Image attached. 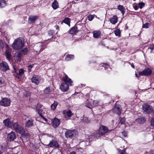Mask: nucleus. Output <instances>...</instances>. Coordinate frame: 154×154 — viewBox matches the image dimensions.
<instances>
[{
    "instance_id": "1",
    "label": "nucleus",
    "mask_w": 154,
    "mask_h": 154,
    "mask_svg": "<svg viewBox=\"0 0 154 154\" xmlns=\"http://www.w3.org/2000/svg\"><path fill=\"white\" fill-rule=\"evenodd\" d=\"M63 80L65 83L63 82L61 83L60 88L62 91L65 92L69 88L68 84H69L70 85H71L72 81L71 79L66 75L65 77L63 78Z\"/></svg>"
},
{
    "instance_id": "2",
    "label": "nucleus",
    "mask_w": 154,
    "mask_h": 154,
    "mask_svg": "<svg viewBox=\"0 0 154 154\" xmlns=\"http://www.w3.org/2000/svg\"><path fill=\"white\" fill-rule=\"evenodd\" d=\"M24 46L23 42L22 40L19 38L15 40L12 44L13 48L16 50H20Z\"/></svg>"
},
{
    "instance_id": "3",
    "label": "nucleus",
    "mask_w": 154,
    "mask_h": 154,
    "mask_svg": "<svg viewBox=\"0 0 154 154\" xmlns=\"http://www.w3.org/2000/svg\"><path fill=\"white\" fill-rule=\"evenodd\" d=\"M142 108L143 112L145 114H148L152 111V107L148 104H143L142 106Z\"/></svg>"
},
{
    "instance_id": "4",
    "label": "nucleus",
    "mask_w": 154,
    "mask_h": 154,
    "mask_svg": "<svg viewBox=\"0 0 154 154\" xmlns=\"http://www.w3.org/2000/svg\"><path fill=\"white\" fill-rule=\"evenodd\" d=\"M76 130H68L65 134V137L67 138H71L75 136L76 134Z\"/></svg>"
},
{
    "instance_id": "5",
    "label": "nucleus",
    "mask_w": 154,
    "mask_h": 154,
    "mask_svg": "<svg viewBox=\"0 0 154 154\" xmlns=\"http://www.w3.org/2000/svg\"><path fill=\"white\" fill-rule=\"evenodd\" d=\"M13 127L15 131L17 133L23 134L24 132V129L21 127L19 126L17 122H16L13 125Z\"/></svg>"
},
{
    "instance_id": "6",
    "label": "nucleus",
    "mask_w": 154,
    "mask_h": 154,
    "mask_svg": "<svg viewBox=\"0 0 154 154\" xmlns=\"http://www.w3.org/2000/svg\"><path fill=\"white\" fill-rule=\"evenodd\" d=\"M108 131V129L107 127L101 125L98 131V134L100 135L105 134Z\"/></svg>"
},
{
    "instance_id": "7",
    "label": "nucleus",
    "mask_w": 154,
    "mask_h": 154,
    "mask_svg": "<svg viewBox=\"0 0 154 154\" xmlns=\"http://www.w3.org/2000/svg\"><path fill=\"white\" fill-rule=\"evenodd\" d=\"M48 147L58 148L59 147L58 143L54 140H52L49 144L46 145Z\"/></svg>"
},
{
    "instance_id": "8",
    "label": "nucleus",
    "mask_w": 154,
    "mask_h": 154,
    "mask_svg": "<svg viewBox=\"0 0 154 154\" xmlns=\"http://www.w3.org/2000/svg\"><path fill=\"white\" fill-rule=\"evenodd\" d=\"M10 104V100L6 98H3L0 102V105L5 106H9Z\"/></svg>"
},
{
    "instance_id": "9",
    "label": "nucleus",
    "mask_w": 154,
    "mask_h": 154,
    "mask_svg": "<svg viewBox=\"0 0 154 154\" xmlns=\"http://www.w3.org/2000/svg\"><path fill=\"white\" fill-rule=\"evenodd\" d=\"M51 125L53 127L56 128L58 127L60 124V121L59 119L54 118L51 121Z\"/></svg>"
},
{
    "instance_id": "10",
    "label": "nucleus",
    "mask_w": 154,
    "mask_h": 154,
    "mask_svg": "<svg viewBox=\"0 0 154 154\" xmlns=\"http://www.w3.org/2000/svg\"><path fill=\"white\" fill-rule=\"evenodd\" d=\"M152 73V71L149 68H147L142 72L139 73V75H149Z\"/></svg>"
},
{
    "instance_id": "11",
    "label": "nucleus",
    "mask_w": 154,
    "mask_h": 154,
    "mask_svg": "<svg viewBox=\"0 0 154 154\" xmlns=\"http://www.w3.org/2000/svg\"><path fill=\"white\" fill-rule=\"evenodd\" d=\"M16 137L15 134L13 131H11L8 134V140L10 141H13Z\"/></svg>"
},
{
    "instance_id": "12",
    "label": "nucleus",
    "mask_w": 154,
    "mask_h": 154,
    "mask_svg": "<svg viewBox=\"0 0 154 154\" xmlns=\"http://www.w3.org/2000/svg\"><path fill=\"white\" fill-rule=\"evenodd\" d=\"M41 80V78L39 76L36 75H34L32 78V82L36 84H38Z\"/></svg>"
},
{
    "instance_id": "13",
    "label": "nucleus",
    "mask_w": 154,
    "mask_h": 154,
    "mask_svg": "<svg viewBox=\"0 0 154 154\" xmlns=\"http://www.w3.org/2000/svg\"><path fill=\"white\" fill-rule=\"evenodd\" d=\"M3 123L5 126L8 128H11L13 125V122L12 121H10V119H7L4 120Z\"/></svg>"
},
{
    "instance_id": "14",
    "label": "nucleus",
    "mask_w": 154,
    "mask_h": 154,
    "mask_svg": "<svg viewBox=\"0 0 154 154\" xmlns=\"http://www.w3.org/2000/svg\"><path fill=\"white\" fill-rule=\"evenodd\" d=\"M43 45V44L42 43H38L36 44L34 46V49L35 51L37 52L38 51L40 52L42 51L41 47Z\"/></svg>"
},
{
    "instance_id": "15",
    "label": "nucleus",
    "mask_w": 154,
    "mask_h": 154,
    "mask_svg": "<svg viewBox=\"0 0 154 154\" xmlns=\"http://www.w3.org/2000/svg\"><path fill=\"white\" fill-rule=\"evenodd\" d=\"M121 108L120 106L114 107L112 109V111L115 113L119 115L121 113Z\"/></svg>"
},
{
    "instance_id": "16",
    "label": "nucleus",
    "mask_w": 154,
    "mask_h": 154,
    "mask_svg": "<svg viewBox=\"0 0 154 154\" xmlns=\"http://www.w3.org/2000/svg\"><path fill=\"white\" fill-rule=\"evenodd\" d=\"M38 17L37 16H29V19L28 21L29 23H32L33 22H34V21L36 20Z\"/></svg>"
},
{
    "instance_id": "17",
    "label": "nucleus",
    "mask_w": 154,
    "mask_h": 154,
    "mask_svg": "<svg viewBox=\"0 0 154 154\" xmlns=\"http://www.w3.org/2000/svg\"><path fill=\"white\" fill-rule=\"evenodd\" d=\"M93 37L98 38H100V32L99 31H94L93 32Z\"/></svg>"
},
{
    "instance_id": "18",
    "label": "nucleus",
    "mask_w": 154,
    "mask_h": 154,
    "mask_svg": "<svg viewBox=\"0 0 154 154\" xmlns=\"http://www.w3.org/2000/svg\"><path fill=\"white\" fill-rule=\"evenodd\" d=\"M74 57V56L73 55L67 54L65 57V59L67 61H69L73 59Z\"/></svg>"
},
{
    "instance_id": "19",
    "label": "nucleus",
    "mask_w": 154,
    "mask_h": 154,
    "mask_svg": "<svg viewBox=\"0 0 154 154\" xmlns=\"http://www.w3.org/2000/svg\"><path fill=\"white\" fill-rule=\"evenodd\" d=\"M36 110L38 111V112L39 115L42 117V118L44 119L45 121H46L47 119L45 118L42 115L43 113L42 112V110L40 109H38L37 108H36Z\"/></svg>"
},
{
    "instance_id": "20",
    "label": "nucleus",
    "mask_w": 154,
    "mask_h": 154,
    "mask_svg": "<svg viewBox=\"0 0 154 154\" xmlns=\"http://www.w3.org/2000/svg\"><path fill=\"white\" fill-rule=\"evenodd\" d=\"M136 121L139 124H143L145 122V120L144 118L141 117L136 119Z\"/></svg>"
},
{
    "instance_id": "21",
    "label": "nucleus",
    "mask_w": 154,
    "mask_h": 154,
    "mask_svg": "<svg viewBox=\"0 0 154 154\" xmlns=\"http://www.w3.org/2000/svg\"><path fill=\"white\" fill-rule=\"evenodd\" d=\"M111 23L113 24H115L117 21V17L116 16H114L110 20Z\"/></svg>"
},
{
    "instance_id": "22",
    "label": "nucleus",
    "mask_w": 154,
    "mask_h": 154,
    "mask_svg": "<svg viewBox=\"0 0 154 154\" xmlns=\"http://www.w3.org/2000/svg\"><path fill=\"white\" fill-rule=\"evenodd\" d=\"M11 51V49H8V50L6 49L5 51V55L7 58L8 59H9L10 58V57L11 54L10 52Z\"/></svg>"
},
{
    "instance_id": "23",
    "label": "nucleus",
    "mask_w": 154,
    "mask_h": 154,
    "mask_svg": "<svg viewBox=\"0 0 154 154\" xmlns=\"http://www.w3.org/2000/svg\"><path fill=\"white\" fill-rule=\"evenodd\" d=\"M77 31V28L76 26L72 27L69 31V33L71 34H75Z\"/></svg>"
},
{
    "instance_id": "24",
    "label": "nucleus",
    "mask_w": 154,
    "mask_h": 154,
    "mask_svg": "<svg viewBox=\"0 0 154 154\" xmlns=\"http://www.w3.org/2000/svg\"><path fill=\"white\" fill-rule=\"evenodd\" d=\"M6 2L5 0H0V8H3L6 5Z\"/></svg>"
},
{
    "instance_id": "25",
    "label": "nucleus",
    "mask_w": 154,
    "mask_h": 154,
    "mask_svg": "<svg viewBox=\"0 0 154 154\" xmlns=\"http://www.w3.org/2000/svg\"><path fill=\"white\" fill-rule=\"evenodd\" d=\"M81 120L85 123H89L90 122V121L88 118L86 117H81Z\"/></svg>"
},
{
    "instance_id": "26",
    "label": "nucleus",
    "mask_w": 154,
    "mask_h": 154,
    "mask_svg": "<svg viewBox=\"0 0 154 154\" xmlns=\"http://www.w3.org/2000/svg\"><path fill=\"white\" fill-rule=\"evenodd\" d=\"M118 9L121 11L123 15L125 13V8L122 5H119L118 6Z\"/></svg>"
},
{
    "instance_id": "27",
    "label": "nucleus",
    "mask_w": 154,
    "mask_h": 154,
    "mask_svg": "<svg viewBox=\"0 0 154 154\" xmlns=\"http://www.w3.org/2000/svg\"><path fill=\"white\" fill-rule=\"evenodd\" d=\"M70 19L66 18L61 23V24H62L63 23H64L66 24L69 25L70 24Z\"/></svg>"
},
{
    "instance_id": "28",
    "label": "nucleus",
    "mask_w": 154,
    "mask_h": 154,
    "mask_svg": "<svg viewBox=\"0 0 154 154\" xmlns=\"http://www.w3.org/2000/svg\"><path fill=\"white\" fill-rule=\"evenodd\" d=\"M52 6L54 9H56L58 8V3L56 1H54L53 3Z\"/></svg>"
},
{
    "instance_id": "29",
    "label": "nucleus",
    "mask_w": 154,
    "mask_h": 154,
    "mask_svg": "<svg viewBox=\"0 0 154 154\" xmlns=\"http://www.w3.org/2000/svg\"><path fill=\"white\" fill-rule=\"evenodd\" d=\"M57 105V102L54 101V103L52 104L51 105V109L53 110H54L56 109Z\"/></svg>"
},
{
    "instance_id": "30",
    "label": "nucleus",
    "mask_w": 154,
    "mask_h": 154,
    "mask_svg": "<svg viewBox=\"0 0 154 154\" xmlns=\"http://www.w3.org/2000/svg\"><path fill=\"white\" fill-rule=\"evenodd\" d=\"M33 125V122L32 120H28L26 123V126L28 127H31Z\"/></svg>"
},
{
    "instance_id": "31",
    "label": "nucleus",
    "mask_w": 154,
    "mask_h": 154,
    "mask_svg": "<svg viewBox=\"0 0 154 154\" xmlns=\"http://www.w3.org/2000/svg\"><path fill=\"white\" fill-rule=\"evenodd\" d=\"M0 66L1 67H8L7 63L5 61H2V62L0 64Z\"/></svg>"
},
{
    "instance_id": "32",
    "label": "nucleus",
    "mask_w": 154,
    "mask_h": 154,
    "mask_svg": "<svg viewBox=\"0 0 154 154\" xmlns=\"http://www.w3.org/2000/svg\"><path fill=\"white\" fill-rule=\"evenodd\" d=\"M28 51V50L26 48H25L22 50L20 52L23 55L26 54Z\"/></svg>"
},
{
    "instance_id": "33",
    "label": "nucleus",
    "mask_w": 154,
    "mask_h": 154,
    "mask_svg": "<svg viewBox=\"0 0 154 154\" xmlns=\"http://www.w3.org/2000/svg\"><path fill=\"white\" fill-rule=\"evenodd\" d=\"M23 55L20 52L17 55L16 57V59L17 61H20L21 59V56Z\"/></svg>"
},
{
    "instance_id": "34",
    "label": "nucleus",
    "mask_w": 154,
    "mask_h": 154,
    "mask_svg": "<svg viewBox=\"0 0 154 154\" xmlns=\"http://www.w3.org/2000/svg\"><path fill=\"white\" fill-rule=\"evenodd\" d=\"M51 92L49 87H47L44 90V92L46 94H48Z\"/></svg>"
},
{
    "instance_id": "35",
    "label": "nucleus",
    "mask_w": 154,
    "mask_h": 154,
    "mask_svg": "<svg viewBox=\"0 0 154 154\" xmlns=\"http://www.w3.org/2000/svg\"><path fill=\"white\" fill-rule=\"evenodd\" d=\"M114 33L116 36H120V31L119 29H116L114 31Z\"/></svg>"
},
{
    "instance_id": "36",
    "label": "nucleus",
    "mask_w": 154,
    "mask_h": 154,
    "mask_svg": "<svg viewBox=\"0 0 154 154\" xmlns=\"http://www.w3.org/2000/svg\"><path fill=\"white\" fill-rule=\"evenodd\" d=\"M150 125L151 127L154 128V117L152 118L151 119Z\"/></svg>"
},
{
    "instance_id": "37",
    "label": "nucleus",
    "mask_w": 154,
    "mask_h": 154,
    "mask_svg": "<svg viewBox=\"0 0 154 154\" xmlns=\"http://www.w3.org/2000/svg\"><path fill=\"white\" fill-rule=\"evenodd\" d=\"M94 15H89L88 17V20L89 21H91L94 18Z\"/></svg>"
},
{
    "instance_id": "38",
    "label": "nucleus",
    "mask_w": 154,
    "mask_h": 154,
    "mask_svg": "<svg viewBox=\"0 0 154 154\" xmlns=\"http://www.w3.org/2000/svg\"><path fill=\"white\" fill-rule=\"evenodd\" d=\"M66 114L68 116L70 117L72 116V113L71 110H69L66 112Z\"/></svg>"
},
{
    "instance_id": "39",
    "label": "nucleus",
    "mask_w": 154,
    "mask_h": 154,
    "mask_svg": "<svg viewBox=\"0 0 154 154\" xmlns=\"http://www.w3.org/2000/svg\"><path fill=\"white\" fill-rule=\"evenodd\" d=\"M149 25L150 24L149 23H146L144 24H143V28H148Z\"/></svg>"
},
{
    "instance_id": "40",
    "label": "nucleus",
    "mask_w": 154,
    "mask_h": 154,
    "mask_svg": "<svg viewBox=\"0 0 154 154\" xmlns=\"http://www.w3.org/2000/svg\"><path fill=\"white\" fill-rule=\"evenodd\" d=\"M24 70L23 69H21L19 70V75H22L24 73Z\"/></svg>"
},
{
    "instance_id": "41",
    "label": "nucleus",
    "mask_w": 154,
    "mask_h": 154,
    "mask_svg": "<svg viewBox=\"0 0 154 154\" xmlns=\"http://www.w3.org/2000/svg\"><path fill=\"white\" fill-rule=\"evenodd\" d=\"M85 106L86 107L90 109H91L92 108L91 103H86Z\"/></svg>"
},
{
    "instance_id": "42",
    "label": "nucleus",
    "mask_w": 154,
    "mask_h": 154,
    "mask_svg": "<svg viewBox=\"0 0 154 154\" xmlns=\"http://www.w3.org/2000/svg\"><path fill=\"white\" fill-rule=\"evenodd\" d=\"M99 103V101L97 100H94L93 102V105L94 106H97Z\"/></svg>"
},
{
    "instance_id": "43",
    "label": "nucleus",
    "mask_w": 154,
    "mask_h": 154,
    "mask_svg": "<svg viewBox=\"0 0 154 154\" xmlns=\"http://www.w3.org/2000/svg\"><path fill=\"white\" fill-rule=\"evenodd\" d=\"M125 122V119L124 118H121L120 119V123L121 124H124Z\"/></svg>"
},
{
    "instance_id": "44",
    "label": "nucleus",
    "mask_w": 154,
    "mask_h": 154,
    "mask_svg": "<svg viewBox=\"0 0 154 154\" xmlns=\"http://www.w3.org/2000/svg\"><path fill=\"white\" fill-rule=\"evenodd\" d=\"M4 47L3 42L2 40H0V48L3 49Z\"/></svg>"
},
{
    "instance_id": "45",
    "label": "nucleus",
    "mask_w": 154,
    "mask_h": 154,
    "mask_svg": "<svg viewBox=\"0 0 154 154\" xmlns=\"http://www.w3.org/2000/svg\"><path fill=\"white\" fill-rule=\"evenodd\" d=\"M100 67H107L109 66L107 63H103L100 64Z\"/></svg>"
},
{
    "instance_id": "46",
    "label": "nucleus",
    "mask_w": 154,
    "mask_h": 154,
    "mask_svg": "<svg viewBox=\"0 0 154 154\" xmlns=\"http://www.w3.org/2000/svg\"><path fill=\"white\" fill-rule=\"evenodd\" d=\"M122 135L124 137H127L128 135L127 132L126 131H123L122 133Z\"/></svg>"
},
{
    "instance_id": "47",
    "label": "nucleus",
    "mask_w": 154,
    "mask_h": 154,
    "mask_svg": "<svg viewBox=\"0 0 154 154\" xmlns=\"http://www.w3.org/2000/svg\"><path fill=\"white\" fill-rule=\"evenodd\" d=\"M139 6L140 8H142L144 6V3L143 2H140L139 4Z\"/></svg>"
},
{
    "instance_id": "48",
    "label": "nucleus",
    "mask_w": 154,
    "mask_h": 154,
    "mask_svg": "<svg viewBox=\"0 0 154 154\" xmlns=\"http://www.w3.org/2000/svg\"><path fill=\"white\" fill-rule=\"evenodd\" d=\"M54 33V32L53 31L50 30L48 32V34L50 36L52 37Z\"/></svg>"
},
{
    "instance_id": "49",
    "label": "nucleus",
    "mask_w": 154,
    "mask_h": 154,
    "mask_svg": "<svg viewBox=\"0 0 154 154\" xmlns=\"http://www.w3.org/2000/svg\"><path fill=\"white\" fill-rule=\"evenodd\" d=\"M8 146V144L6 142H5V143H3L2 145V147L4 148H6Z\"/></svg>"
},
{
    "instance_id": "50",
    "label": "nucleus",
    "mask_w": 154,
    "mask_h": 154,
    "mask_svg": "<svg viewBox=\"0 0 154 154\" xmlns=\"http://www.w3.org/2000/svg\"><path fill=\"white\" fill-rule=\"evenodd\" d=\"M1 70L3 71H6L8 69H9V68H1Z\"/></svg>"
},
{
    "instance_id": "51",
    "label": "nucleus",
    "mask_w": 154,
    "mask_h": 154,
    "mask_svg": "<svg viewBox=\"0 0 154 154\" xmlns=\"http://www.w3.org/2000/svg\"><path fill=\"white\" fill-rule=\"evenodd\" d=\"M42 106V105L40 104H38L36 108H37L38 109H39V108H41Z\"/></svg>"
},
{
    "instance_id": "52",
    "label": "nucleus",
    "mask_w": 154,
    "mask_h": 154,
    "mask_svg": "<svg viewBox=\"0 0 154 154\" xmlns=\"http://www.w3.org/2000/svg\"><path fill=\"white\" fill-rule=\"evenodd\" d=\"M35 65H36V64H32V65H29L28 66V67H32L33 66H34Z\"/></svg>"
},
{
    "instance_id": "53",
    "label": "nucleus",
    "mask_w": 154,
    "mask_h": 154,
    "mask_svg": "<svg viewBox=\"0 0 154 154\" xmlns=\"http://www.w3.org/2000/svg\"><path fill=\"white\" fill-rule=\"evenodd\" d=\"M5 47L6 48V49L8 50V49H9V46L7 44L5 45Z\"/></svg>"
},
{
    "instance_id": "54",
    "label": "nucleus",
    "mask_w": 154,
    "mask_h": 154,
    "mask_svg": "<svg viewBox=\"0 0 154 154\" xmlns=\"http://www.w3.org/2000/svg\"><path fill=\"white\" fill-rule=\"evenodd\" d=\"M55 28L57 29H59V26H58V25H56L55 26Z\"/></svg>"
},
{
    "instance_id": "55",
    "label": "nucleus",
    "mask_w": 154,
    "mask_h": 154,
    "mask_svg": "<svg viewBox=\"0 0 154 154\" xmlns=\"http://www.w3.org/2000/svg\"><path fill=\"white\" fill-rule=\"evenodd\" d=\"M120 154H126L125 152V151H123L122 152H121Z\"/></svg>"
},
{
    "instance_id": "56",
    "label": "nucleus",
    "mask_w": 154,
    "mask_h": 154,
    "mask_svg": "<svg viewBox=\"0 0 154 154\" xmlns=\"http://www.w3.org/2000/svg\"><path fill=\"white\" fill-rule=\"evenodd\" d=\"M70 154H75V152H71Z\"/></svg>"
},
{
    "instance_id": "57",
    "label": "nucleus",
    "mask_w": 154,
    "mask_h": 154,
    "mask_svg": "<svg viewBox=\"0 0 154 154\" xmlns=\"http://www.w3.org/2000/svg\"><path fill=\"white\" fill-rule=\"evenodd\" d=\"M1 79H0V84H1L2 83V81L1 80Z\"/></svg>"
},
{
    "instance_id": "58",
    "label": "nucleus",
    "mask_w": 154,
    "mask_h": 154,
    "mask_svg": "<svg viewBox=\"0 0 154 154\" xmlns=\"http://www.w3.org/2000/svg\"><path fill=\"white\" fill-rule=\"evenodd\" d=\"M131 66L132 67H134V64L133 63L131 64Z\"/></svg>"
},
{
    "instance_id": "59",
    "label": "nucleus",
    "mask_w": 154,
    "mask_h": 154,
    "mask_svg": "<svg viewBox=\"0 0 154 154\" xmlns=\"http://www.w3.org/2000/svg\"><path fill=\"white\" fill-rule=\"evenodd\" d=\"M88 139H89V141H91V140H91V138H90V137H89V138Z\"/></svg>"
},
{
    "instance_id": "60",
    "label": "nucleus",
    "mask_w": 154,
    "mask_h": 154,
    "mask_svg": "<svg viewBox=\"0 0 154 154\" xmlns=\"http://www.w3.org/2000/svg\"><path fill=\"white\" fill-rule=\"evenodd\" d=\"M14 68V70L15 71H16V68Z\"/></svg>"
},
{
    "instance_id": "61",
    "label": "nucleus",
    "mask_w": 154,
    "mask_h": 154,
    "mask_svg": "<svg viewBox=\"0 0 154 154\" xmlns=\"http://www.w3.org/2000/svg\"><path fill=\"white\" fill-rule=\"evenodd\" d=\"M135 75H136V76L137 77V74L136 73L135 74Z\"/></svg>"
},
{
    "instance_id": "62",
    "label": "nucleus",
    "mask_w": 154,
    "mask_h": 154,
    "mask_svg": "<svg viewBox=\"0 0 154 154\" xmlns=\"http://www.w3.org/2000/svg\"><path fill=\"white\" fill-rule=\"evenodd\" d=\"M2 154V153H1V151H0V154Z\"/></svg>"
},
{
    "instance_id": "63",
    "label": "nucleus",
    "mask_w": 154,
    "mask_h": 154,
    "mask_svg": "<svg viewBox=\"0 0 154 154\" xmlns=\"http://www.w3.org/2000/svg\"><path fill=\"white\" fill-rule=\"evenodd\" d=\"M153 48H154V45L153 46Z\"/></svg>"
}]
</instances>
